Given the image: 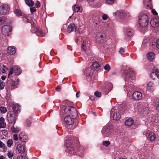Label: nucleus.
I'll return each instance as SVG.
<instances>
[{
	"label": "nucleus",
	"instance_id": "obj_12",
	"mask_svg": "<svg viewBox=\"0 0 159 159\" xmlns=\"http://www.w3.org/2000/svg\"><path fill=\"white\" fill-rule=\"evenodd\" d=\"M141 46L144 49L150 48V45L149 40L148 39L144 40Z\"/></svg>",
	"mask_w": 159,
	"mask_h": 159
},
{
	"label": "nucleus",
	"instance_id": "obj_9",
	"mask_svg": "<svg viewBox=\"0 0 159 159\" xmlns=\"http://www.w3.org/2000/svg\"><path fill=\"white\" fill-rule=\"evenodd\" d=\"M142 98V94L138 91H136L133 93L132 95V98L135 101L141 100Z\"/></svg>",
	"mask_w": 159,
	"mask_h": 159
},
{
	"label": "nucleus",
	"instance_id": "obj_23",
	"mask_svg": "<svg viewBox=\"0 0 159 159\" xmlns=\"http://www.w3.org/2000/svg\"><path fill=\"white\" fill-rule=\"evenodd\" d=\"M73 9L74 11L78 12H81L82 11V8L78 5H75L73 7Z\"/></svg>",
	"mask_w": 159,
	"mask_h": 159
},
{
	"label": "nucleus",
	"instance_id": "obj_47",
	"mask_svg": "<svg viewBox=\"0 0 159 159\" xmlns=\"http://www.w3.org/2000/svg\"><path fill=\"white\" fill-rule=\"evenodd\" d=\"M14 70V69L13 68H11L10 69V71L8 75V77H9L13 73V71Z\"/></svg>",
	"mask_w": 159,
	"mask_h": 159
},
{
	"label": "nucleus",
	"instance_id": "obj_58",
	"mask_svg": "<svg viewBox=\"0 0 159 159\" xmlns=\"http://www.w3.org/2000/svg\"><path fill=\"white\" fill-rule=\"evenodd\" d=\"M152 12L154 15H157V11L154 9H152L151 11Z\"/></svg>",
	"mask_w": 159,
	"mask_h": 159
},
{
	"label": "nucleus",
	"instance_id": "obj_26",
	"mask_svg": "<svg viewBox=\"0 0 159 159\" xmlns=\"http://www.w3.org/2000/svg\"><path fill=\"white\" fill-rule=\"evenodd\" d=\"M14 71L16 75H19L21 72V70L18 66H15L14 67Z\"/></svg>",
	"mask_w": 159,
	"mask_h": 159
},
{
	"label": "nucleus",
	"instance_id": "obj_35",
	"mask_svg": "<svg viewBox=\"0 0 159 159\" xmlns=\"http://www.w3.org/2000/svg\"><path fill=\"white\" fill-rule=\"evenodd\" d=\"M11 131L14 133L18 132L20 131V129L18 127H15L14 126L12 127L11 128Z\"/></svg>",
	"mask_w": 159,
	"mask_h": 159
},
{
	"label": "nucleus",
	"instance_id": "obj_36",
	"mask_svg": "<svg viewBox=\"0 0 159 159\" xmlns=\"http://www.w3.org/2000/svg\"><path fill=\"white\" fill-rule=\"evenodd\" d=\"M105 37V35L104 34H99L98 36V39H100V38L101 42H102L103 39H104Z\"/></svg>",
	"mask_w": 159,
	"mask_h": 159
},
{
	"label": "nucleus",
	"instance_id": "obj_32",
	"mask_svg": "<svg viewBox=\"0 0 159 159\" xmlns=\"http://www.w3.org/2000/svg\"><path fill=\"white\" fill-rule=\"evenodd\" d=\"M148 109L147 107H145L143 108L141 111V114L143 115H146L148 114Z\"/></svg>",
	"mask_w": 159,
	"mask_h": 159
},
{
	"label": "nucleus",
	"instance_id": "obj_54",
	"mask_svg": "<svg viewBox=\"0 0 159 159\" xmlns=\"http://www.w3.org/2000/svg\"><path fill=\"white\" fill-rule=\"evenodd\" d=\"M17 159H27V157L25 156H20L17 157Z\"/></svg>",
	"mask_w": 159,
	"mask_h": 159
},
{
	"label": "nucleus",
	"instance_id": "obj_38",
	"mask_svg": "<svg viewBox=\"0 0 159 159\" xmlns=\"http://www.w3.org/2000/svg\"><path fill=\"white\" fill-rule=\"evenodd\" d=\"M126 13L124 12H120L118 15L121 18H124L126 16Z\"/></svg>",
	"mask_w": 159,
	"mask_h": 159
},
{
	"label": "nucleus",
	"instance_id": "obj_8",
	"mask_svg": "<svg viewBox=\"0 0 159 159\" xmlns=\"http://www.w3.org/2000/svg\"><path fill=\"white\" fill-rule=\"evenodd\" d=\"M9 10V6L7 5H2L0 6V14L1 15L6 14Z\"/></svg>",
	"mask_w": 159,
	"mask_h": 159
},
{
	"label": "nucleus",
	"instance_id": "obj_18",
	"mask_svg": "<svg viewBox=\"0 0 159 159\" xmlns=\"http://www.w3.org/2000/svg\"><path fill=\"white\" fill-rule=\"evenodd\" d=\"M7 52L10 55H14L16 52V49L14 47L9 46L8 48Z\"/></svg>",
	"mask_w": 159,
	"mask_h": 159
},
{
	"label": "nucleus",
	"instance_id": "obj_21",
	"mask_svg": "<svg viewBox=\"0 0 159 159\" xmlns=\"http://www.w3.org/2000/svg\"><path fill=\"white\" fill-rule=\"evenodd\" d=\"M154 84L152 82H150L147 85V89L148 91H153Z\"/></svg>",
	"mask_w": 159,
	"mask_h": 159
},
{
	"label": "nucleus",
	"instance_id": "obj_10",
	"mask_svg": "<svg viewBox=\"0 0 159 159\" xmlns=\"http://www.w3.org/2000/svg\"><path fill=\"white\" fill-rule=\"evenodd\" d=\"M75 118H73L72 115L71 116H67L64 118L66 123L68 125H72L74 122V120Z\"/></svg>",
	"mask_w": 159,
	"mask_h": 159
},
{
	"label": "nucleus",
	"instance_id": "obj_49",
	"mask_svg": "<svg viewBox=\"0 0 159 159\" xmlns=\"http://www.w3.org/2000/svg\"><path fill=\"white\" fill-rule=\"evenodd\" d=\"M104 69L107 70H109L110 69V67L109 64H106L104 66Z\"/></svg>",
	"mask_w": 159,
	"mask_h": 159
},
{
	"label": "nucleus",
	"instance_id": "obj_7",
	"mask_svg": "<svg viewBox=\"0 0 159 159\" xmlns=\"http://www.w3.org/2000/svg\"><path fill=\"white\" fill-rule=\"evenodd\" d=\"M31 30L32 33H35L38 36H43L44 35L42 31L35 25H33Z\"/></svg>",
	"mask_w": 159,
	"mask_h": 159
},
{
	"label": "nucleus",
	"instance_id": "obj_20",
	"mask_svg": "<svg viewBox=\"0 0 159 159\" xmlns=\"http://www.w3.org/2000/svg\"><path fill=\"white\" fill-rule=\"evenodd\" d=\"M6 124L5 122V119L2 117L0 118V128H4L6 127Z\"/></svg>",
	"mask_w": 159,
	"mask_h": 159
},
{
	"label": "nucleus",
	"instance_id": "obj_34",
	"mask_svg": "<svg viewBox=\"0 0 159 159\" xmlns=\"http://www.w3.org/2000/svg\"><path fill=\"white\" fill-rule=\"evenodd\" d=\"M0 148H2L4 151H5L7 149V147L5 144L0 140Z\"/></svg>",
	"mask_w": 159,
	"mask_h": 159
},
{
	"label": "nucleus",
	"instance_id": "obj_63",
	"mask_svg": "<svg viewBox=\"0 0 159 159\" xmlns=\"http://www.w3.org/2000/svg\"><path fill=\"white\" fill-rule=\"evenodd\" d=\"M6 78V76L5 75H2L1 77V79L2 80H5Z\"/></svg>",
	"mask_w": 159,
	"mask_h": 159
},
{
	"label": "nucleus",
	"instance_id": "obj_48",
	"mask_svg": "<svg viewBox=\"0 0 159 159\" xmlns=\"http://www.w3.org/2000/svg\"><path fill=\"white\" fill-rule=\"evenodd\" d=\"M35 7L37 8H39L40 7V4L39 1H37L36 2L35 4Z\"/></svg>",
	"mask_w": 159,
	"mask_h": 159
},
{
	"label": "nucleus",
	"instance_id": "obj_6",
	"mask_svg": "<svg viewBox=\"0 0 159 159\" xmlns=\"http://www.w3.org/2000/svg\"><path fill=\"white\" fill-rule=\"evenodd\" d=\"M7 120L10 123L14 125L16 122L15 114L11 111H9L7 114Z\"/></svg>",
	"mask_w": 159,
	"mask_h": 159
},
{
	"label": "nucleus",
	"instance_id": "obj_53",
	"mask_svg": "<svg viewBox=\"0 0 159 159\" xmlns=\"http://www.w3.org/2000/svg\"><path fill=\"white\" fill-rule=\"evenodd\" d=\"M107 3L111 4H113L114 2V0H106Z\"/></svg>",
	"mask_w": 159,
	"mask_h": 159
},
{
	"label": "nucleus",
	"instance_id": "obj_62",
	"mask_svg": "<svg viewBox=\"0 0 159 159\" xmlns=\"http://www.w3.org/2000/svg\"><path fill=\"white\" fill-rule=\"evenodd\" d=\"M23 20L25 22H30L29 21V20L28 19H27L25 17L23 18Z\"/></svg>",
	"mask_w": 159,
	"mask_h": 159
},
{
	"label": "nucleus",
	"instance_id": "obj_4",
	"mask_svg": "<svg viewBox=\"0 0 159 159\" xmlns=\"http://www.w3.org/2000/svg\"><path fill=\"white\" fill-rule=\"evenodd\" d=\"M111 117L115 120H118L120 119V114L114 108H112L111 111Z\"/></svg>",
	"mask_w": 159,
	"mask_h": 159
},
{
	"label": "nucleus",
	"instance_id": "obj_50",
	"mask_svg": "<svg viewBox=\"0 0 159 159\" xmlns=\"http://www.w3.org/2000/svg\"><path fill=\"white\" fill-rule=\"evenodd\" d=\"M7 155L8 157L10 158L11 159L13 155V154L12 152H8Z\"/></svg>",
	"mask_w": 159,
	"mask_h": 159
},
{
	"label": "nucleus",
	"instance_id": "obj_19",
	"mask_svg": "<svg viewBox=\"0 0 159 159\" xmlns=\"http://www.w3.org/2000/svg\"><path fill=\"white\" fill-rule=\"evenodd\" d=\"M18 152L20 153H23L25 152L24 146L21 144H19L16 147Z\"/></svg>",
	"mask_w": 159,
	"mask_h": 159
},
{
	"label": "nucleus",
	"instance_id": "obj_64",
	"mask_svg": "<svg viewBox=\"0 0 159 159\" xmlns=\"http://www.w3.org/2000/svg\"><path fill=\"white\" fill-rule=\"evenodd\" d=\"M156 109L157 111H159V104L156 106Z\"/></svg>",
	"mask_w": 159,
	"mask_h": 159
},
{
	"label": "nucleus",
	"instance_id": "obj_51",
	"mask_svg": "<svg viewBox=\"0 0 159 159\" xmlns=\"http://www.w3.org/2000/svg\"><path fill=\"white\" fill-rule=\"evenodd\" d=\"M31 121L30 120H27L26 121V125L28 126V127H29L30 126L31 124Z\"/></svg>",
	"mask_w": 159,
	"mask_h": 159
},
{
	"label": "nucleus",
	"instance_id": "obj_1",
	"mask_svg": "<svg viewBox=\"0 0 159 159\" xmlns=\"http://www.w3.org/2000/svg\"><path fill=\"white\" fill-rule=\"evenodd\" d=\"M126 75L125 77V88L128 91H130L134 88L133 84L135 77L133 70L129 69L125 72Z\"/></svg>",
	"mask_w": 159,
	"mask_h": 159
},
{
	"label": "nucleus",
	"instance_id": "obj_24",
	"mask_svg": "<svg viewBox=\"0 0 159 159\" xmlns=\"http://www.w3.org/2000/svg\"><path fill=\"white\" fill-rule=\"evenodd\" d=\"M148 138L150 141H154L156 138V136L153 132H150L149 133Z\"/></svg>",
	"mask_w": 159,
	"mask_h": 159
},
{
	"label": "nucleus",
	"instance_id": "obj_3",
	"mask_svg": "<svg viewBox=\"0 0 159 159\" xmlns=\"http://www.w3.org/2000/svg\"><path fill=\"white\" fill-rule=\"evenodd\" d=\"M139 28L140 29L144 28L148 25L149 18L148 16L145 14H141L138 18Z\"/></svg>",
	"mask_w": 159,
	"mask_h": 159
},
{
	"label": "nucleus",
	"instance_id": "obj_31",
	"mask_svg": "<svg viewBox=\"0 0 159 159\" xmlns=\"http://www.w3.org/2000/svg\"><path fill=\"white\" fill-rule=\"evenodd\" d=\"M26 4L30 7L33 6L34 5V2L32 0H25Z\"/></svg>",
	"mask_w": 159,
	"mask_h": 159
},
{
	"label": "nucleus",
	"instance_id": "obj_33",
	"mask_svg": "<svg viewBox=\"0 0 159 159\" xmlns=\"http://www.w3.org/2000/svg\"><path fill=\"white\" fill-rule=\"evenodd\" d=\"M92 66L95 70H99L100 68V66L98 63L95 61L92 64Z\"/></svg>",
	"mask_w": 159,
	"mask_h": 159
},
{
	"label": "nucleus",
	"instance_id": "obj_5",
	"mask_svg": "<svg viewBox=\"0 0 159 159\" xmlns=\"http://www.w3.org/2000/svg\"><path fill=\"white\" fill-rule=\"evenodd\" d=\"M11 27L8 25L3 26L1 29L2 34L5 36H9L11 31Z\"/></svg>",
	"mask_w": 159,
	"mask_h": 159
},
{
	"label": "nucleus",
	"instance_id": "obj_2",
	"mask_svg": "<svg viewBox=\"0 0 159 159\" xmlns=\"http://www.w3.org/2000/svg\"><path fill=\"white\" fill-rule=\"evenodd\" d=\"M61 112L62 113L66 114L67 116H71L72 115L73 118H76L77 115V110L67 103L62 106Z\"/></svg>",
	"mask_w": 159,
	"mask_h": 159
},
{
	"label": "nucleus",
	"instance_id": "obj_61",
	"mask_svg": "<svg viewBox=\"0 0 159 159\" xmlns=\"http://www.w3.org/2000/svg\"><path fill=\"white\" fill-rule=\"evenodd\" d=\"M80 92L79 91L78 92L76 93V96L77 98H78L80 97Z\"/></svg>",
	"mask_w": 159,
	"mask_h": 159
},
{
	"label": "nucleus",
	"instance_id": "obj_28",
	"mask_svg": "<svg viewBox=\"0 0 159 159\" xmlns=\"http://www.w3.org/2000/svg\"><path fill=\"white\" fill-rule=\"evenodd\" d=\"M143 3L144 6L146 7L151 8V0H143Z\"/></svg>",
	"mask_w": 159,
	"mask_h": 159
},
{
	"label": "nucleus",
	"instance_id": "obj_44",
	"mask_svg": "<svg viewBox=\"0 0 159 159\" xmlns=\"http://www.w3.org/2000/svg\"><path fill=\"white\" fill-rule=\"evenodd\" d=\"M30 10L31 13L33 14L34 12H35L36 11V7H30Z\"/></svg>",
	"mask_w": 159,
	"mask_h": 159
},
{
	"label": "nucleus",
	"instance_id": "obj_30",
	"mask_svg": "<svg viewBox=\"0 0 159 159\" xmlns=\"http://www.w3.org/2000/svg\"><path fill=\"white\" fill-rule=\"evenodd\" d=\"M9 84L11 85V87L10 88L11 90L14 88V86H16L17 85V83H16V81L14 80H11Z\"/></svg>",
	"mask_w": 159,
	"mask_h": 159
},
{
	"label": "nucleus",
	"instance_id": "obj_55",
	"mask_svg": "<svg viewBox=\"0 0 159 159\" xmlns=\"http://www.w3.org/2000/svg\"><path fill=\"white\" fill-rule=\"evenodd\" d=\"M125 52V50L124 48H120V49L119 51V52L121 54H123L124 53V52Z\"/></svg>",
	"mask_w": 159,
	"mask_h": 159
},
{
	"label": "nucleus",
	"instance_id": "obj_57",
	"mask_svg": "<svg viewBox=\"0 0 159 159\" xmlns=\"http://www.w3.org/2000/svg\"><path fill=\"white\" fill-rule=\"evenodd\" d=\"M13 139L15 140H17L18 139V137L16 134H14L13 135Z\"/></svg>",
	"mask_w": 159,
	"mask_h": 159
},
{
	"label": "nucleus",
	"instance_id": "obj_41",
	"mask_svg": "<svg viewBox=\"0 0 159 159\" xmlns=\"http://www.w3.org/2000/svg\"><path fill=\"white\" fill-rule=\"evenodd\" d=\"M126 34L129 36H132L133 35V32L130 30H128L126 31Z\"/></svg>",
	"mask_w": 159,
	"mask_h": 159
},
{
	"label": "nucleus",
	"instance_id": "obj_22",
	"mask_svg": "<svg viewBox=\"0 0 159 159\" xmlns=\"http://www.w3.org/2000/svg\"><path fill=\"white\" fill-rule=\"evenodd\" d=\"M155 57V54L152 52H149L147 55V57L148 59L150 61H152L154 59Z\"/></svg>",
	"mask_w": 159,
	"mask_h": 159
},
{
	"label": "nucleus",
	"instance_id": "obj_43",
	"mask_svg": "<svg viewBox=\"0 0 159 159\" xmlns=\"http://www.w3.org/2000/svg\"><path fill=\"white\" fill-rule=\"evenodd\" d=\"M14 13L17 16H20L21 15V12L20 11L18 10H16L14 11Z\"/></svg>",
	"mask_w": 159,
	"mask_h": 159
},
{
	"label": "nucleus",
	"instance_id": "obj_46",
	"mask_svg": "<svg viewBox=\"0 0 159 159\" xmlns=\"http://www.w3.org/2000/svg\"><path fill=\"white\" fill-rule=\"evenodd\" d=\"M94 95L97 97H100L101 95V93L100 92L96 91L95 92Z\"/></svg>",
	"mask_w": 159,
	"mask_h": 159
},
{
	"label": "nucleus",
	"instance_id": "obj_56",
	"mask_svg": "<svg viewBox=\"0 0 159 159\" xmlns=\"http://www.w3.org/2000/svg\"><path fill=\"white\" fill-rule=\"evenodd\" d=\"M75 153L74 150H69V154H70V155H73Z\"/></svg>",
	"mask_w": 159,
	"mask_h": 159
},
{
	"label": "nucleus",
	"instance_id": "obj_42",
	"mask_svg": "<svg viewBox=\"0 0 159 159\" xmlns=\"http://www.w3.org/2000/svg\"><path fill=\"white\" fill-rule=\"evenodd\" d=\"M6 21L5 18L3 17H0V24H2L3 23Z\"/></svg>",
	"mask_w": 159,
	"mask_h": 159
},
{
	"label": "nucleus",
	"instance_id": "obj_40",
	"mask_svg": "<svg viewBox=\"0 0 159 159\" xmlns=\"http://www.w3.org/2000/svg\"><path fill=\"white\" fill-rule=\"evenodd\" d=\"M13 144V141L11 139H9L7 142V144L8 147H11Z\"/></svg>",
	"mask_w": 159,
	"mask_h": 159
},
{
	"label": "nucleus",
	"instance_id": "obj_11",
	"mask_svg": "<svg viewBox=\"0 0 159 159\" xmlns=\"http://www.w3.org/2000/svg\"><path fill=\"white\" fill-rule=\"evenodd\" d=\"M111 133L109 126L104 127L102 130V133L104 136L109 135L111 134Z\"/></svg>",
	"mask_w": 159,
	"mask_h": 159
},
{
	"label": "nucleus",
	"instance_id": "obj_52",
	"mask_svg": "<svg viewBox=\"0 0 159 159\" xmlns=\"http://www.w3.org/2000/svg\"><path fill=\"white\" fill-rule=\"evenodd\" d=\"M108 18V16L105 14H103L102 16V19L104 20H106Z\"/></svg>",
	"mask_w": 159,
	"mask_h": 159
},
{
	"label": "nucleus",
	"instance_id": "obj_59",
	"mask_svg": "<svg viewBox=\"0 0 159 159\" xmlns=\"http://www.w3.org/2000/svg\"><path fill=\"white\" fill-rule=\"evenodd\" d=\"M156 45L157 48L159 49V39L157 40Z\"/></svg>",
	"mask_w": 159,
	"mask_h": 159
},
{
	"label": "nucleus",
	"instance_id": "obj_14",
	"mask_svg": "<svg viewBox=\"0 0 159 159\" xmlns=\"http://www.w3.org/2000/svg\"><path fill=\"white\" fill-rule=\"evenodd\" d=\"M159 20L157 18H154L150 21V23L152 26L156 28L159 25Z\"/></svg>",
	"mask_w": 159,
	"mask_h": 159
},
{
	"label": "nucleus",
	"instance_id": "obj_17",
	"mask_svg": "<svg viewBox=\"0 0 159 159\" xmlns=\"http://www.w3.org/2000/svg\"><path fill=\"white\" fill-rule=\"evenodd\" d=\"M19 139L21 141L25 142L27 140L28 137L27 134L25 133L24 132H21L20 134Z\"/></svg>",
	"mask_w": 159,
	"mask_h": 159
},
{
	"label": "nucleus",
	"instance_id": "obj_29",
	"mask_svg": "<svg viewBox=\"0 0 159 159\" xmlns=\"http://www.w3.org/2000/svg\"><path fill=\"white\" fill-rule=\"evenodd\" d=\"M20 107L17 105H15L13 106L12 109L14 114H16L18 113L19 111Z\"/></svg>",
	"mask_w": 159,
	"mask_h": 159
},
{
	"label": "nucleus",
	"instance_id": "obj_39",
	"mask_svg": "<svg viewBox=\"0 0 159 159\" xmlns=\"http://www.w3.org/2000/svg\"><path fill=\"white\" fill-rule=\"evenodd\" d=\"M0 111L2 113H4L7 111V109L5 107H0Z\"/></svg>",
	"mask_w": 159,
	"mask_h": 159
},
{
	"label": "nucleus",
	"instance_id": "obj_27",
	"mask_svg": "<svg viewBox=\"0 0 159 159\" xmlns=\"http://www.w3.org/2000/svg\"><path fill=\"white\" fill-rule=\"evenodd\" d=\"M134 122V120L133 119L129 118L125 121V123L126 125L130 126L133 124Z\"/></svg>",
	"mask_w": 159,
	"mask_h": 159
},
{
	"label": "nucleus",
	"instance_id": "obj_60",
	"mask_svg": "<svg viewBox=\"0 0 159 159\" xmlns=\"http://www.w3.org/2000/svg\"><path fill=\"white\" fill-rule=\"evenodd\" d=\"M0 70H1V71H2V72L3 73H5L6 72L5 70V69H4L3 68H0Z\"/></svg>",
	"mask_w": 159,
	"mask_h": 159
},
{
	"label": "nucleus",
	"instance_id": "obj_37",
	"mask_svg": "<svg viewBox=\"0 0 159 159\" xmlns=\"http://www.w3.org/2000/svg\"><path fill=\"white\" fill-rule=\"evenodd\" d=\"M5 85V83L3 81H2L0 79V89H3L4 88Z\"/></svg>",
	"mask_w": 159,
	"mask_h": 159
},
{
	"label": "nucleus",
	"instance_id": "obj_45",
	"mask_svg": "<svg viewBox=\"0 0 159 159\" xmlns=\"http://www.w3.org/2000/svg\"><path fill=\"white\" fill-rule=\"evenodd\" d=\"M110 142L109 141H104L103 142V144L104 145L107 146L109 145Z\"/></svg>",
	"mask_w": 159,
	"mask_h": 159
},
{
	"label": "nucleus",
	"instance_id": "obj_15",
	"mask_svg": "<svg viewBox=\"0 0 159 159\" xmlns=\"http://www.w3.org/2000/svg\"><path fill=\"white\" fill-rule=\"evenodd\" d=\"M90 46L89 42L88 41H84L82 45V48L83 50L86 52Z\"/></svg>",
	"mask_w": 159,
	"mask_h": 159
},
{
	"label": "nucleus",
	"instance_id": "obj_16",
	"mask_svg": "<svg viewBox=\"0 0 159 159\" xmlns=\"http://www.w3.org/2000/svg\"><path fill=\"white\" fill-rule=\"evenodd\" d=\"M159 75V72L157 69H156L150 74V76L153 80L157 78Z\"/></svg>",
	"mask_w": 159,
	"mask_h": 159
},
{
	"label": "nucleus",
	"instance_id": "obj_13",
	"mask_svg": "<svg viewBox=\"0 0 159 159\" xmlns=\"http://www.w3.org/2000/svg\"><path fill=\"white\" fill-rule=\"evenodd\" d=\"M76 30V27L74 23L70 24L68 26L67 31L68 32L71 33Z\"/></svg>",
	"mask_w": 159,
	"mask_h": 159
},
{
	"label": "nucleus",
	"instance_id": "obj_25",
	"mask_svg": "<svg viewBox=\"0 0 159 159\" xmlns=\"http://www.w3.org/2000/svg\"><path fill=\"white\" fill-rule=\"evenodd\" d=\"M84 73L87 75L89 76L93 74V70L91 68H86L84 72Z\"/></svg>",
	"mask_w": 159,
	"mask_h": 159
}]
</instances>
